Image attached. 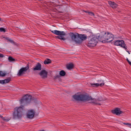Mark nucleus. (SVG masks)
I'll return each instance as SVG.
<instances>
[{
  "label": "nucleus",
  "instance_id": "nucleus-1",
  "mask_svg": "<svg viewBox=\"0 0 131 131\" xmlns=\"http://www.w3.org/2000/svg\"><path fill=\"white\" fill-rule=\"evenodd\" d=\"M73 97L76 100L83 101L95 104L100 105L102 102L101 97L96 99H92L91 96L88 95L76 94L73 96Z\"/></svg>",
  "mask_w": 131,
  "mask_h": 131
},
{
  "label": "nucleus",
  "instance_id": "nucleus-2",
  "mask_svg": "<svg viewBox=\"0 0 131 131\" xmlns=\"http://www.w3.org/2000/svg\"><path fill=\"white\" fill-rule=\"evenodd\" d=\"M98 39L102 42H110L113 39V35L108 32H102L99 35H97Z\"/></svg>",
  "mask_w": 131,
  "mask_h": 131
},
{
  "label": "nucleus",
  "instance_id": "nucleus-3",
  "mask_svg": "<svg viewBox=\"0 0 131 131\" xmlns=\"http://www.w3.org/2000/svg\"><path fill=\"white\" fill-rule=\"evenodd\" d=\"M71 36L73 41L78 43H81L82 40H85L87 38L85 35L79 34L77 33H71Z\"/></svg>",
  "mask_w": 131,
  "mask_h": 131
},
{
  "label": "nucleus",
  "instance_id": "nucleus-4",
  "mask_svg": "<svg viewBox=\"0 0 131 131\" xmlns=\"http://www.w3.org/2000/svg\"><path fill=\"white\" fill-rule=\"evenodd\" d=\"M23 107H16L15 108L14 112L13 114L14 118L15 119L20 117L21 116V111Z\"/></svg>",
  "mask_w": 131,
  "mask_h": 131
},
{
  "label": "nucleus",
  "instance_id": "nucleus-5",
  "mask_svg": "<svg viewBox=\"0 0 131 131\" xmlns=\"http://www.w3.org/2000/svg\"><path fill=\"white\" fill-rule=\"evenodd\" d=\"M98 40V38H97L95 36H91L89 40L88 44V46L89 47H93L95 46L97 43V40Z\"/></svg>",
  "mask_w": 131,
  "mask_h": 131
},
{
  "label": "nucleus",
  "instance_id": "nucleus-6",
  "mask_svg": "<svg viewBox=\"0 0 131 131\" xmlns=\"http://www.w3.org/2000/svg\"><path fill=\"white\" fill-rule=\"evenodd\" d=\"M51 32L54 34L59 36L57 37L60 39L64 40L65 39L64 37L65 34L63 31H60L57 30H54L51 31Z\"/></svg>",
  "mask_w": 131,
  "mask_h": 131
},
{
  "label": "nucleus",
  "instance_id": "nucleus-7",
  "mask_svg": "<svg viewBox=\"0 0 131 131\" xmlns=\"http://www.w3.org/2000/svg\"><path fill=\"white\" fill-rule=\"evenodd\" d=\"M32 99L31 96L28 94L26 95L20 100V104H27V103H29Z\"/></svg>",
  "mask_w": 131,
  "mask_h": 131
},
{
  "label": "nucleus",
  "instance_id": "nucleus-8",
  "mask_svg": "<svg viewBox=\"0 0 131 131\" xmlns=\"http://www.w3.org/2000/svg\"><path fill=\"white\" fill-rule=\"evenodd\" d=\"M35 111L32 109L28 110L26 112V116L27 118L29 119H32L34 116Z\"/></svg>",
  "mask_w": 131,
  "mask_h": 131
},
{
  "label": "nucleus",
  "instance_id": "nucleus-9",
  "mask_svg": "<svg viewBox=\"0 0 131 131\" xmlns=\"http://www.w3.org/2000/svg\"><path fill=\"white\" fill-rule=\"evenodd\" d=\"M29 68V67L28 66L25 67L21 68L19 70L17 75L19 76H20L25 74Z\"/></svg>",
  "mask_w": 131,
  "mask_h": 131
},
{
  "label": "nucleus",
  "instance_id": "nucleus-10",
  "mask_svg": "<svg viewBox=\"0 0 131 131\" xmlns=\"http://www.w3.org/2000/svg\"><path fill=\"white\" fill-rule=\"evenodd\" d=\"M114 45L116 46H120L124 48L126 46L124 41L123 40H116L114 42Z\"/></svg>",
  "mask_w": 131,
  "mask_h": 131
},
{
  "label": "nucleus",
  "instance_id": "nucleus-11",
  "mask_svg": "<svg viewBox=\"0 0 131 131\" xmlns=\"http://www.w3.org/2000/svg\"><path fill=\"white\" fill-rule=\"evenodd\" d=\"M112 113L114 114H115L117 115H119L123 113L122 111H121L120 109L116 108L112 111Z\"/></svg>",
  "mask_w": 131,
  "mask_h": 131
},
{
  "label": "nucleus",
  "instance_id": "nucleus-12",
  "mask_svg": "<svg viewBox=\"0 0 131 131\" xmlns=\"http://www.w3.org/2000/svg\"><path fill=\"white\" fill-rule=\"evenodd\" d=\"M104 83L103 81H101L99 82L98 83H93L91 84V85L93 87H96L99 86H102L104 85Z\"/></svg>",
  "mask_w": 131,
  "mask_h": 131
},
{
  "label": "nucleus",
  "instance_id": "nucleus-13",
  "mask_svg": "<svg viewBox=\"0 0 131 131\" xmlns=\"http://www.w3.org/2000/svg\"><path fill=\"white\" fill-rule=\"evenodd\" d=\"M47 72L45 70H42L40 73L39 74L42 78H45L47 75Z\"/></svg>",
  "mask_w": 131,
  "mask_h": 131
},
{
  "label": "nucleus",
  "instance_id": "nucleus-14",
  "mask_svg": "<svg viewBox=\"0 0 131 131\" xmlns=\"http://www.w3.org/2000/svg\"><path fill=\"white\" fill-rule=\"evenodd\" d=\"M108 3L110 6L113 8H115L117 6V5L114 2L109 1Z\"/></svg>",
  "mask_w": 131,
  "mask_h": 131
},
{
  "label": "nucleus",
  "instance_id": "nucleus-15",
  "mask_svg": "<svg viewBox=\"0 0 131 131\" xmlns=\"http://www.w3.org/2000/svg\"><path fill=\"white\" fill-rule=\"evenodd\" d=\"M41 69V64L38 63L37 64L36 66L33 69L34 70H40Z\"/></svg>",
  "mask_w": 131,
  "mask_h": 131
},
{
  "label": "nucleus",
  "instance_id": "nucleus-16",
  "mask_svg": "<svg viewBox=\"0 0 131 131\" xmlns=\"http://www.w3.org/2000/svg\"><path fill=\"white\" fill-rule=\"evenodd\" d=\"M7 74L6 71H0V77H4Z\"/></svg>",
  "mask_w": 131,
  "mask_h": 131
},
{
  "label": "nucleus",
  "instance_id": "nucleus-17",
  "mask_svg": "<svg viewBox=\"0 0 131 131\" xmlns=\"http://www.w3.org/2000/svg\"><path fill=\"white\" fill-rule=\"evenodd\" d=\"M73 67V65L72 63L69 64L67 66V68L69 70L72 69Z\"/></svg>",
  "mask_w": 131,
  "mask_h": 131
},
{
  "label": "nucleus",
  "instance_id": "nucleus-18",
  "mask_svg": "<svg viewBox=\"0 0 131 131\" xmlns=\"http://www.w3.org/2000/svg\"><path fill=\"white\" fill-rule=\"evenodd\" d=\"M51 61L49 59H46L44 62V63L45 64H48L50 63Z\"/></svg>",
  "mask_w": 131,
  "mask_h": 131
},
{
  "label": "nucleus",
  "instance_id": "nucleus-19",
  "mask_svg": "<svg viewBox=\"0 0 131 131\" xmlns=\"http://www.w3.org/2000/svg\"><path fill=\"white\" fill-rule=\"evenodd\" d=\"M60 75L62 76H64L65 74V72L63 70L61 71L59 73Z\"/></svg>",
  "mask_w": 131,
  "mask_h": 131
},
{
  "label": "nucleus",
  "instance_id": "nucleus-20",
  "mask_svg": "<svg viewBox=\"0 0 131 131\" xmlns=\"http://www.w3.org/2000/svg\"><path fill=\"white\" fill-rule=\"evenodd\" d=\"M4 80V84L8 83L10 81V80L8 79H6Z\"/></svg>",
  "mask_w": 131,
  "mask_h": 131
},
{
  "label": "nucleus",
  "instance_id": "nucleus-21",
  "mask_svg": "<svg viewBox=\"0 0 131 131\" xmlns=\"http://www.w3.org/2000/svg\"><path fill=\"white\" fill-rule=\"evenodd\" d=\"M8 60L10 61H13L14 60V59L11 57H9Z\"/></svg>",
  "mask_w": 131,
  "mask_h": 131
},
{
  "label": "nucleus",
  "instance_id": "nucleus-22",
  "mask_svg": "<svg viewBox=\"0 0 131 131\" xmlns=\"http://www.w3.org/2000/svg\"><path fill=\"white\" fill-rule=\"evenodd\" d=\"M125 49V50H126V51L127 52H128V54H130V53L129 52V51H128V50H127V46H125V47H124V48Z\"/></svg>",
  "mask_w": 131,
  "mask_h": 131
},
{
  "label": "nucleus",
  "instance_id": "nucleus-23",
  "mask_svg": "<svg viewBox=\"0 0 131 131\" xmlns=\"http://www.w3.org/2000/svg\"><path fill=\"white\" fill-rule=\"evenodd\" d=\"M88 14L89 15H91V16H94V14L93 13H92L91 12H88Z\"/></svg>",
  "mask_w": 131,
  "mask_h": 131
},
{
  "label": "nucleus",
  "instance_id": "nucleus-24",
  "mask_svg": "<svg viewBox=\"0 0 131 131\" xmlns=\"http://www.w3.org/2000/svg\"><path fill=\"white\" fill-rule=\"evenodd\" d=\"M0 31H4V32H5V30L3 28H0Z\"/></svg>",
  "mask_w": 131,
  "mask_h": 131
},
{
  "label": "nucleus",
  "instance_id": "nucleus-25",
  "mask_svg": "<svg viewBox=\"0 0 131 131\" xmlns=\"http://www.w3.org/2000/svg\"><path fill=\"white\" fill-rule=\"evenodd\" d=\"M4 80H0V83L3 84H4Z\"/></svg>",
  "mask_w": 131,
  "mask_h": 131
},
{
  "label": "nucleus",
  "instance_id": "nucleus-26",
  "mask_svg": "<svg viewBox=\"0 0 131 131\" xmlns=\"http://www.w3.org/2000/svg\"><path fill=\"white\" fill-rule=\"evenodd\" d=\"M127 125L129 127H130V125L131 124H130V123H127Z\"/></svg>",
  "mask_w": 131,
  "mask_h": 131
},
{
  "label": "nucleus",
  "instance_id": "nucleus-27",
  "mask_svg": "<svg viewBox=\"0 0 131 131\" xmlns=\"http://www.w3.org/2000/svg\"><path fill=\"white\" fill-rule=\"evenodd\" d=\"M127 125L129 127H130V125L131 124H130V123H127Z\"/></svg>",
  "mask_w": 131,
  "mask_h": 131
},
{
  "label": "nucleus",
  "instance_id": "nucleus-28",
  "mask_svg": "<svg viewBox=\"0 0 131 131\" xmlns=\"http://www.w3.org/2000/svg\"><path fill=\"white\" fill-rule=\"evenodd\" d=\"M3 56H4L2 54H0V57H2Z\"/></svg>",
  "mask_w": 131,
  "mask_h": 131
},
{
  "label": "nucleus",
  "instance_id": "nucleus-29",
  "mask_svg": "<svg viewBox=\"0 0 131 131\" xmlns=\"http://www.w3.org/2000/svg\"><path fill=\"white\" fill-rule=\"evenodd\" d=\"M126 60L129 63L130 61H129V60H128V58H127L126 59Z\"/></svg>",
  "mask_w": 131,
  "mask_h": 131
},
{
  "label": "nucleus",
  "instance_id": "nucleus-30",
  "mask_svg": "<svg viewBox=\"0 0 131 131\" xmlns=\"http://www.w3.org/2000/svg\"><path fill=\"white\" fill-rule=\"evenodd\" d=\"M129 64L131 66V62H130L129 63Z\"/></svg>",
  "mask_w": 131,
  "mask_h": 131
},
{
  "label": "nucleus",
  "instance_id": "nucleus-31",
  "mask_svg": "<svg viewBox=\"0 0 131 131\" xmlns=\"http://www.w3.org/2000/svg\"><path fill=\"white\" fill-rule=\"evenodd\" d=\"M127 123H124V124H125V125H127Z\"/></svg>",
  "mask_w": 131,
  "mask_h": 131
},
{
  "label": "nucleus",
  "instance_id": "nucleus-32",
  "mask_svg": "<svg viewBox=\"0 0 131 131\" xmlns=\"http://www.w3.org/2000/svg\"><path fill=\"white\" fill-rule=\"evenodd\" d=\"M44 131L43 130H41V131Z\"/></svg>",
  "mask_w": 131,
  "mask_h": 131
},
{
  "label": "nucleus",
  "instance_id": "nucleus-33",
  "mask_svg": "<svg viewBox=\"0 0 131 131\" xmlns=\"http://www.w3.org/2000/svg\"><path fill=\"white\" fill-rule=\"evenodd\" d=\"M4 120H6V119H4Z\"/></svg>",
  "mask_w": 131,
  "mask_h": 131
}]
</instances>
